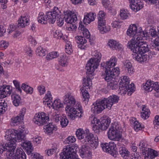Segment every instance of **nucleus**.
Instances as JSON below:
<instances>
[{
  "label": "nucleus",
  "mask_w": 159,
  "mask_h": 159,
  "mask_svg": "<svg viewBox=\"0 0 159 159\" xmlns=\"http://www.w3.org/2000/svg\"><path fill=\"white\" fill-rule=\"evenodd\" d=\"M139 148L143 151H147V150L148 148H147V145L146 143L144 141H140L139 144Z\"/></svg>",
  "instance_id": "46"
},
{
  "label": "nucleus",
  "mask_w": 159,
  "mask_h": 159,
  "mask_svg": "<svg viewBox=\"0 0 159 159\" xmlns=\"http://www.w3.org/2000/svg\"><path fill=\"white\" fill-rule=\"evenodd\" d=\"M12 103L15 107L18 106L21 103V98L20 96L16 94H13L11 95Z\"/></svg>",
  "instance_id": "34"
},
{
  "label": "nucleus",
  "mask_w": 159,
  "mask_h": 159,
  "mask_svg": "<svg viewBox=\"0 0 159 159\" xmlns=\"http://www.w3.org/2000/svg\"><path fill=\"white\" fill-rule=\"evenodd\" d=\"M61 11L57 7H55L52 11L47 12L46 15V19L50 24H53L56 21L57 16H59Z\"/></svg>",
  "instance_id": "20"
},
{
  "label": "nucleus",
  "mask_w": 159,
  "mask_h": 159,
  "mask_svg": "<svg viewBox=\"0 0 159 159\" xmlns=\"http://www.w3.org/2000/svg\"><path fill=\"white\" fill-rule=\"evenodd\" d=\"M134 124V129L136 131L141 130L142 129L144 128V127L142 126L139 122L137 121H135Z\"/></svg>",
  "instance_id": "50"
},
{
  "label": "nucleus",
  "mask_w": 159,
  "mask_h": 159,
  "mask_svg": "<svg viewBox=\"0 0 159 159\" xmlns=\"http://www.w3.org/2000/svg\"><path fill=\"white\" fill-rule=\"evenodd\" d=\"M105 102L103 99L98 100L92 105L91 110L94 114H99L105 108Z\"/></svg>",
  "instance_id": "17"
},
{
  "label": "nucleus",
  "mask_w": 159,
  "mask_h": 159,
  "mask_svg": "<svg viewBox=\"0 0 159 159\" xmlns=\"http://www.w3.org/2000/svg\"><path fill=\"white\" fill-rule=\"evenodd\" d=\"M12 121L11 122V126H15L18 124L19 122L21 120H23L22 119H21L19 116H17L16 117L12 118Z\"/></svg>",
  "instance_id": "42"
},
{
  "label": "nucleus",
  "mask_w": 159,
  "mask_h": 159,
  "mask_svg": "<svg viewBox=\"0 0 159 159\" xmlns=\"http://www.w3.org/2000/svg\"><path fill=\"white\" fill-rule=\"evenodd\" d=\"M22 146L25 148H27L29 149L30 150H31L32 148L31 143L30 141H25L24 142Z\"/></svg>",
  "instance_id": "57"
},
{
  "label": "nucleus",
  "mask_w": 159,
  "mask_h": 159,
  "mask_svg": "<svg viewBox=\"0 0 159 159\" xmlns=\"http://www.w3.org/2000/svg\"><path fill=\"white\" fill-rule=\"evenodd\" d=\"M46 19V16L44 17V14L42 12L39 13L38 17V21L39 23L42 24H45L47 23V20Z\"/></svg>",
  "instance_id": "40"
},
{
  "label": "nucleus",
  "mask_w": 159,
  "mask_h": 159,
  "mask_svg": "<svg viewBox=\"0 0 159 159\" xmlns=\"http://www.w3.org/2000/svg\"><path fill=\"white\" fill-rule=\"evenodd\" d=\"M59 64L62 66H66L68 65V57L64 54L60 56L58 60Z\"/></svg>",
  "instance_id": "35"
},
{
  "label": "nucleus",
  "mask_w": 159,
  "mask_h": 159,
  "mask_svg": "<svg viewBox=\"0 0 159 159\" xmlns=\"http://www.w3.org/2000/svg\"><path fill=\"white\" fill-rule=\"evenodd\" d=\"M15 142L12 143L11 139V159H26L25 152L21 149L17 148Z\"/></svg>",
  "instance_id": "9"
},
{
  "label": "nucleus",
  "mask_w": 159,
  "mask_h": 159,
  "mask_svg": "<svg viewBox=\"0 0 159 159\" xmlns=\"http://www.w3.org/2000/svg\"><path fill=\"white\" fill-rule=\"evenodd\" d=\"M59 16H57V22L58 26H61L64 24V20L63 18L61 16V15L59 14Z\"/></svg>",
  "instance_id": "55"
},
{
  "label": "nucleus",
  "mask_w": 159,
  "mask_h": 159,
  "mask_svg": "<svg viewBox=\"0 0 159 159\" xmlns=\"http://www.w3.org/2000/svg\"><path fill=\"white\" fill-rule=\"evenodd\" d=\"M76 138L74 136H69L66 140V143L71 144L74 143L76 141Z\"/></svg>",
  "instance_id": "54"
},
{
  "label": "nucleus",
  "mask_w": 159,
  "mask_h": 159,
  "mask_svg": "<svg viewBox=\"0 0 159 159\" xmlns=\"http://www.w3.org/2000/svg\"><path fill=\"white\" fill-rule=\"evenodd\" d=\"M69 109L70 110V111H66L67 113H68V115L69 117L72 120H74L76 116L74 112H73V110H74L73 107L71 108L70 110V109Z\"/></svg>",
  "instance_id": "51"
},
{
  "label": "nucleus",
  "mask_w": 159,
  "mask_h": 159,
  "mask_svg": "<svg viewBox=\"0 0 159 159\" xmlns=\"http://www.w3.org/2000/svg\"><path fill=\"white\" fill-rule=\"evenodd\" d=\"M93 55L94 57L88 61L85 67L87 70V74L91 75L98 66L102 57L101 53L97 51L94 52Z\"/></svg>",
  "instance_id": "3"
},
{
  "label": "nucleus",
  "mask_w": 159,
  "mask_h": 159,
  "mask_svg": "<svg viewBox=\"0 0 159 159\" xmlns=\"http://www.w3.org/2000/svg\"><path fill=\"white\" fill-rule=\"evenodd\" d=\"M10 86L3 85L0 87V98H3L10 94Z\"/></svg>",
  "instance_id": "27"
},
{
  "label": "nucleus",
  "mask_w": 159,
  "mask_h": 159,
  "mask_svg": "<svg viewBox=\"0 0 159 159\" xmlns=\"http://www.w3.org/2000/svg\"><path fill=\"white\" fill-rule=\"evenodd\" d=\"M29 20L27 16H21L18 20V26H20L22 28L25 27L26 26L29 25Z\"/></svg>",
  "instance_id": "31"
},
{
  "label": "nucleus",
  "mask_w": 159,
  "mask_h": 159,
  "mask_svg": "<svg viewBox=\"0 0 159 159\" xmlns=\"http://www.w3.org/2000/svg\"><path fill=\"white\" fill-rule=\"evenodd\" d=\"M123 66L125 70L129 74H133L134 72V68L131 63L129 60H126L123 61Z\"/></svg>",
  "instance_id": "32"
},
{
  "label": "nucleus",
  "mask_w": 159,
  "mask_h": 159,
  "mask_svg": "<svg viewBox=\"0 0 159 159\" xmlns=\"http://www.w3.org/2000/svg\"><path fill=\"white\" fill-rule=\"evenodd\" d=\"M9 129L7 131L4 136L5 139L7 141L4 146L3 144L0 145V153L2 154L4 151L7 150L6 153L7 159H10V134Z\"/></svg>",
  "instance_id": "13"
},
{
  "label": "nucleus",
  "mask_w": 159,
  "mask_h": 159,
  "mask_svg": "<svg viewBox=\"0 0 159 159\" xmlns=\"http://www.w3.org/2000/svg\"><path fill=\"white\" fill-rule=\"evenodd\" d=\"M84 36L87 39H89V41L91 42V39L90 38V33L88 29H85L82 32Z\"/></svg>",
  "instance_id": "56"
},
{
  "label": "nucleus",
  "mask_w": 159,
  "mask_h": 159,
  "mask_svg": "<svg viewBox=\"0 0 159 159\" xmlns=\"http://www.w3.org/2000/svg\"><path fill=\"white\" fill-rule=\"evenodd\" d=\"M38 89L40 95L44 94L45 92V87L43 85H39L38 87Z\"/></svg>",
  "instance_id": "58"
},
{
  "label": "nucleus",
  "mask_w": 159,
  "mask_h": 159,
  "mask_svg": "<svg viewBox=\"0 0 159 159\" xmlns=\"http://www.w3.org/2000/svg\"><path fill=\"white\" fill-rule=\"evenodd\" d=\"M21 88L27 94H32L33 91V89L32 87L25 83H23L21 86Z\"/></svg>",
  "instance_id": "37"
},
{
  "label": "nucleus",
  "mask_w": 159,
  "mask_h": 159,
  "mask_svg": "<svg viewBox=\"0 0 159 159\" xmlns=\"http://www.w3.org/2000/svg\"><path fill=\"white\" fill-rule=\"evenodd\" d=\"M60 153V159H80L76 158V151L74 146H66Z\"/></svg>",
  "instance_id": "8"
},
{
  "label": "nucleus",
  "mask_w": 159,
  "mask_h": 159,
  "mask_svg": "<svg viewBox=\"0 0 159 159\" xmlns=\"http://www.w3.org/2000/svg\"><path fill=\"white\" fill-rule=\"evenodd\" d=\"M65 16L66 22L68 24H70V28L71 29H75L76 28L75 25L72 24L75 23L77 20V17L76 14L70 11H67L64 12Z\"/></svg>",
  "instance_id": "14"
},
{
  "label": "nucleus",
  "mask_w": 159,
  "mask_h": 159,
  "mask_svg": "<svg viewBox=\"0 0 159 159\" xmlns=\"http://www.w3.org/2000/svg\"><path fill=\"white\" fill-rule=\"evenodd\" d=\"M63 102L66 104L65 108L66 111H70V109L74 107L75 105V100L74 97L70 93H67L64 97Z\"/></svg>",
  "instance_id": "16"
},
{
  "label": "nucleus",
  "mask_w": 159,
  "mask_h": 159,
  "mask_svg": "<svg viewBox=\"0 0 159 159\" xmlns=\"http://www.w3.org/2000/svg\"><path fill=\"white\" fill-rule=\"evenodd\" d=\"M83 87L80 89L82 94L83 101L85 104L89 101L90 98L88 92V89H89L92 86V82L91 79L88 76L84 78L83 80Z\"/></svg>",
  "instance_id": "7"
},
{
  "label": "nucleus",
  "mask_w": 159,
  "mask_h": 159,
  "mask_svg": "<svg viewBox=\"0 0 159 159\" xmlns=\"http://www.w3.org/2000/svg\"><path fill=\"white\" fill-rule=\"evenodd\" d=\"M57 52H50L46 56V59L48 60H50L57 58L58 57Z\"/></svg>",
  "instance_id": "44"
},
{
  "label": "nucleus",
  "mask_w": 159,
  "mask_h": 159,
  "mask_svg": "<svg viewBox=\"0 0 159 159\" xmlns=\"http://www.w3.org/2000/svg\"><path fill=\"white\" fill-rule=\"evenodd\" d=\"M29 159H43L42 156L38 153H35L34 155H32L29 157Z\"/></svg>",
  "instance_id": "59"
},
{
  "label": "nucleus",
  "mask_w": 159,
  "mask_h": 159,
  "mask_svg": "<svg viewBox=\"0 0 159 159\" xmlns=\"http://www.w3.org/2000/svg\"><path fill=\"white\" fill-rule=\"evenodd\" d=\"M117 60V59L116 57H112L108 61H107L105 63H102V66L104 67L105 69L106 73H107V71L108 73L113 71V70L115 68L112 69V70H111V69L116 65Z\"/></svg>",
  "instance_id": "21"
},
{
  "label": "nucleus",
  "mask_w": 159,
  "mask_h": 159,
  "mask_svg": "<svg viewBox=\"0 0 159 159\" xmlns=\"http://www.w3.org/2000/svg\"><path fill=\"white\" fill-rule=\"evenodd\" d=\"M87 133L82 129H79L76 132V136L79 139H84Z\"/></svg>",
  "instance_id": "36"
},
{
  "label": "nucleus",
  "mask_w": 159,
  "mask_h": 159,
  "mask_svg": "<svg viewBox=\"0 0 159 159\" xmlns=\"http://www.w3.org/2000/svg\"><path fill=\"white\" fill-rule=\"evenodd\" d=\"M63 34L61 31L56 30L54 33V36L55 38L57 39H60L62 38Z\"/></svg>",
  "instance_id": "61"
},
{
  "label": "nucleus",
  "mask_w": 159,
  "mask_h": 159,
  "mask_svg": "<svg viewBox=\"0 0 159 159\" xmlns=\"http://www.w3.org/2000/svg\"><path fill=\"white\" fill-rule=\"evenodd\" d=\"M114 126V125L111 126L109 129L108 132V136L110 139L117 142L121 138V135L120 131Z\"/></svg>",
  "instance_id": "19"
},
{
  "label": "nucleus",
  "mask_w": 159,
  "mask_h": 159,
  "mask_svg": "<svg viewBox=\"0 0 159 159\" xmlns=\"http://www.w3.org/2000/svg\"><path fill=\"white\" fill-rule=\"evenodd\" d=\"M119 144V143H117L119 152L123 158L126 159L128 157L129 152L124 145H120Z\"/></svg>",
  "instance_id": "26"
},
{
  "label": "nucleus",
  "mask_w": 159,
  "mask_h": 159,
  "mask_svg": "<svg viewBox=\"0 0 159 159\" xmlns=\"http://www.w3.org/2000/svg\"><path fill=\"white\" fill-rule=\"evenodd\" d=\"M98 26H104L106 24V21L104 19H98Z\"/></svg>",
  "instance_id": "62"
},
{
  "label": "nucleus",
  "mask_w": 159,
  "mask_h": 159,
  "mask_svg": "<svg viewBox=\"0 0 159 159\" xmlns=\"http://www.w3.org/2000/svg\"><path fill=\"white\" fill-rule=\"evenodd\" d=\"M70 42L68 41V43H66V45L65 48V52L68 54H70L72 52Z\"/></svg>",
  "instance_id": "49"
},
{
  "label": "nucleus",
  "mask_w": 159,
  "mask_h": 159,
  "mask_svg": "<svg viewBox=\"0 0 159 159\" xmlns=\"http://www.w3.org/2000/svg\"><path fill=\"white\" fill-rule=\"evenodd\" d=\"M111 122L110 118L103 119L101 121L96 117H94L91 120L93 124V129L96 133H99L101 130H106Z\"/></svg>",
  "instance_id": "5"
},
{
  "label": "nucleus",
  "mask_w": 159,
  "mask_h": 159,
  "mask_svg": "<svg viewBox=\"0 0 159 159\" xmlns=\"http://www.w3.org/2000/svg\"><path fill=\"white\" fill-rule=\"evenodd\" d=\"M149 29V32L151 36L152 37L155 38L157 36V32L155 30V28L153 26H150L148 27L147 29Z\"/></svg>",
  "instance_id": "47"
},
{
  "label": "nucleus",
  "mask_w": 159,
  "mask_h": 159,
  "mask_svg": "<svg viewBox=\"0 0 159 159\" xmlns=\"http://www.w3.org/2000/svg\"><path fill=\"white\" fill-rule=\"evenodd\" d=\"M80 155L83 158H89L92 155V152L89 147L85 145L82 146L81 150L80 151Z\"/></svg>",
  "instance_id": "24"
},
{
  "label": "nucleus",
  "mask_w": 159,
  "mask_h": 159,
  "mask_svg": "<svg viewBox=\"0 0 159 159\" xmlns=\"http://www.w3.org/2000/svg\"><path fill=\"white\" fill-rule=\"evenodd\" d=\"M128 0L130 3L129 7L132 10L135 11H137L143 7V5L140 1L135 2V0Z\"/></svg>",
  "instance_id": "25"
},
{
  "label": "nucleus",
  "mask_w": 159,
  "mask_h": 159,
  "mask_svg": "<svg viewBox=\"0 0 159 159\" xmlns=\"http://www.w3.org/2000/svg\"><path fill=\"white\" fill-rule=\"evenodd\" d=\"M108 44L110 48L113 49L118 48L120 47L118 43H117L116 41L113 39L110 40L108 42Z\"/></svg>",
  "instance_id": "41"
},
{
  "label": "nucleus",
  "mask_w": 159,
  "mask_h": 159,
  "mask_svg": "<svg viewBox=\"0 0 159 159\" xmlns=\"http://www.w3.org/2000/svg\"><path fill=\"white\" fill-rule=\"evenodd\" d=\"M141 114V117L144 120L147 119L149 116L150 114L149 110L145 107H143L142 108Z\"/></svg>",
  "instance_id": "38"
},
{
  "label": "nucleus",
  "mask_w": 159,
  "mask_h": 159,
  "mask_svg": "<svg viewBox=\"0 0 159 159\" xmlns=\"http://www.w3.org/2000/svg\"><path fill=\"white\" fill-rule=\"evenodd\" d=\"M119 69L118 67L115 68L112 72L106 73L105 78V80L107 82V88L110 89L115 90L118 88V82L112 80L118 76L120 73Z\"/></svg>",
  "instance_id": "4"
},
{
  "label": "nucleus",
  "mask_w": 159,
  "mask_h": 159,
  "mask_svg": "<svg viewBox=\"0 0 159 159\" xmlns=\"http://www.w3.org/2000/svg\"><path fill=\"white\" fill-rule=\"evenodd\" d=\"M116 142H110L109 143H102L101 147L103 150L108 152L115 157H117L118 155V152L116 150Z\"/></svg>",
  "instance_id": "11"
},
{
  "label": "nucleus",
  "mask_w": 159,
  "mask_h": 159,
  "mask_svg": "<svg viewBox=\"0 0 159 159\" xmlns=\"http://www.w3.org/2000/svg\"><path fill=\"white\" fill-rule=\"evenodd\" d=\"M77 43L78 44V47L81 49H84L85 47L84 44L86 43L87 41L84 37L81 36H76L75 37Z\"/></svg>",
  "instance_id": "30"
},
{
  "label": "nucleus",
  "mask_w": 159,
  "mask_h": 159,
  "mask_svg": "<svg viewBox=\"0 0 159 159\" xmlns=\"http://www.w3.org/2000/svg\"><path fill=\"white\" fill-rule=\"evenodd\" d=\"M129 14L128 11L126 10H121L120 15L122 19H126L129 16Z\"/></svg>",
  "instance_id": "48"
},
{
  "label": "nucleus",
  "mask_w": 159,
  "mask_h": 159,
  "mask_svg": "<svg viewBox=\"0 0 159 159\" xmlns=\"http://www.w3.org/2000/svg\"><path fill=\"white\" fill-rule=\"evenodd\" d=\"M19 132L13 129H11V139L12 143L24 140L25 135L28 133V131L25 128V125H21L19 127Z\"/></svg>",
  "instance_id": "6"
},
{
  "label": "nucleus",
  "mask_w": 159,
  "mask_h": 159,
  "mask_svg": "<svg viewBox=\"0 0 159 159\" xmlns=\"http://www.w3.org/2000/svg\"><path fill=\"white\" fill-rule=\"evenodd\" d=\"M46 50L43 49L41 47H39L36 50V54L39 56L43 57L45 56Z\"/></svg>",
  "instance_id": "43"
},
{
  "label": "nucleus",
  "mask_w": 159,
  "mask_h": 159,
  "mask_svg": "<svg viewBox=\"0 0 159 159\" xmlns=\"http://www.w3.org/2000/svg\"><path fill=\"white\" fill-rule=\"evenodd\" d=\"M44 129H45L46 132L48 133H52L53 130H57L56 127L52 123L46 125Z\"/></svg>",
  "instance_id": "39"
},
{
  "label": "nucleus",
  "mask_w": 159,
  "mask_h": 159,
  "mask_svg": "<svg viewBox=\"0 0 159 159\" xmlns=\"http://www.w3.org/2000/svg\"><path fill=\"white\" fill-rule=\"evenodd\" d=\"M13 84L15 87L16 89L20 93L22 92V90L20 86V83L16 80H14L13 81Z\"/></svg>",
  "instance_id": "52"
},
{
  "label": "nucleus",
  "mask_w": 159,
  "mask_h": 159,
  "mask_svg": "<svg viewBox=\"0 0 159 159\" xmlns=\"http://www.w3.org/2000/svg\"><path fill=\"white\" fill-rule=\"evenodd\" d=\"M145 90L148 92H151L154 90L155 91L159 92V84L157 82L147 81L144 85Z\"/></svg>",
  "instance_id": "23"
},
{
  "label": "nucleus",
  "mask_w": 159,
  "mask_h": 159,
  "mask_svg": "<svg viewBox=\"0 0 159 159\" xmlns=\"http://www.w3.org/2000/svg\"><path fill=\"white\" fill-rule=\"evenodd\" d=\"M9 45V43H6L4 41H2L0 42V48H3L6 49Z\"/></svg>",
  "instance_id": "60"
},
{
  "label": "nucleus",
  "mask_w": 159,
  "mask_h": 159,
  "mask_svg": "<svg viewBox=\"0 0 159 159\" xmlns=\"http://www.w3.org/2000/svg\"><path fill=\"white\" fill-rule=\"evenodd\" d=\"M52 98L51 92L49 91L47 92V94L45 95V96L43 98L44 100L43 102H47V105H51L53 108L56 110H57L63 107V104L61 103L60 100L59 99L56 100H54L53 102L51 101V103L49 102V101H51Z\"/></svg>",
  "instance_id": "12"
},
{
  "label": "nucleus",
  "mask_w": 159,
  "mask_h": 159,
  "mask_svg": "<svg viewBox=\"0 0 159 159\" xmlns=\"http://www.w3.org/2000/svg\"><path fill=\"white\" fill-rule=\"evenodd\" d=\"M49 120V118L44 112L36 113L34 116L33 121L39 125H43Z\"/></svg>",
  "instance_id": "18"
},
{
  "label": "nucleus",
  "mask_w": 159,
  "mask_h": 159,
  "mask_svg": "<svg viewBox=\"0 0 159 159\" xmlns=\"http://www.w3.org/2000/svg\"><path fill=\"white\" fill-rule=\"evenodd\" d=\"M69 123V121L67 119L66 117L64 115L62 116V118H61L60 123L61 125L62 128L66 127Z\"/></svg>",
  "instance_id": "45"
},
{
  "label": "nucleus",
  "mask_w": 159,
  "mask_h": 159,
  "mask_svg": "<svg viewBox=\"0 0 159 159\" xmlns=\"http://www.w3.org/2000/svg\"><path fill=\"white\" fill-rule=\"evenodd\" d=\"M85 139L83 140V142L85 144L89 143L92 148H96L98 145V138L97 136H94L92 134L87 133L85 137Z\"/></svg>",
  "instance_id": "15"
},
{
  "label": "nucleus",
  "mask_w": 159,
  "mask_h": 159,
  "mask_svg": "<svg viewBox=\"0 0 159 159\" xmlns=\"http://www.w3.org/2000/svg\"><path fill=\"white\" fill-rule=\"evenodd\" d=\"M98 19H105V13L103 11H100L98 14Z\"/></svg>",
  "instance_id": "63"
},
{
  "label": "nucleus",
  "mask_w": 159,
  "mask_h": 159,
  "mask_svg": "<svg viewBox=\"0 0 159 159\" xmlns=\"http://www.w3.org/2000/svg\"><path fill=\"white\" fill-rule=\"evenodd\" d=\"M96 16V14L94 13L90 12L87 13L84 17V23L85 25H88L94 20Z\"/></svg>",
  "instance_id": "28"
},
{
  "label": "nucleus",
  "mask_w": 159,
  "mask_h": 159,
  "mask_svg": "<svg viewBox=\"0 0 159 159\" xmlns=\"http://www.w3.org/2000/svg\"><path fill=\"white\" fill-rule=\"evenodd\" d=\"M140 40L128 42L127 46L134 52L132 54L133 58L139 62H142L146 61L148 59L149 56L144 53L149 50L147 43Z\"/></svg>",
  "instance_id": "1"
},
{
  "label": "nucleus",
  "mask_w": 159,
  "mask_h": 159,
  "mask_svg": "<svg viewBox=\"0 0 159 159\" xmlns=\"http://www.w3.org/2000/svg\"><path fill=\"white\" fill-rule=\"evenodd\" d=\"M147 151L145 153L144 159H153L158 156V152L153 149L148 148Z\"/></svg>",
  "instance_id": "29"
},
{
  "label": "nucleus",
  "mask_w": 159,
  "mask_h": 159,
  "mask_svg": "<svg viewBox=\"0 0 159 159\" xmlns=\"http://www.w3.org/2000/svg\"><path fill=\"white\" fill-rule=\"evenodd\" d=\"M73 108V112L75 115V116L81 117L82 113V109L80 103L79 102H77L75 105L74 106Z\"/></svg>",
  "instance_id": "33"
},
{
  "label": "nucleus",
  "mask_w": 159,
  "mask_h": 159,
  "mask_svg": "<svg viewBox=\"0 0 159 159\" xmlns=\"http://www.w3.org/2000/svg\"><path fill=\"white\" fill-rule=\"evenodd\" d=\"M128 35L133 38L132 42H135L139 40H141L143 37L148 36V33L146 31H143L141 27L138 29L136 25H130L127 32Z\"/></svg>",
  "instance_id": "2"
},
{
  "label": "nucleus",
  "mask_w": 159,
  "mask_h": 159,
  "mask_svg": "<svg viewBox=\"0 0 159 159\" xmlns=\"http://www.w3.org/2000/svg\"><path fill=\"white\" fill-rule=\"evenodd\" d=\"M129 80L127 76H124L121 77V81L120 83V88H121L120 90H124L125 91L128 92V94H131V93L134 91V84L132 83L129 85Z\"/></svg>",
  "instance_id": "10"
},
{
  "label": "nucleus",
  "mask_w": 159,
  "mask_h": 159,
  "mask_svg": "<svg viewBox=\"0 0 159 159\" xmlns=\"http://www.w3.org/2000/svg\"><path fill=\"white\" fill-rule=\"evenodd\" d=\"M25 50V52L29 56H30L31 55L33 51L31 50L30 47L29 46L26 47Z\"/></svg>",
  "instance_id": "64"
},
{
  "label": "nucleus",
  "mask_w": 159,
  "mask_h": 159,
  "mask_svg": "<svg viewBox=\"0 0 159 159\" xmlns=\"http://www.w3.org/2000/svg\"><path fill=\"white\" fill-rule=\"evenodd\" d=\"M119 99V97L115 95L110 96L107 98H104L106 108L110 109L114 104L117 103Z\"/></svg>",
  "instance_id": "22"
},
{
  "label": "nucleus",
  "mask_w": 159,
  "mask_h": 159,
  "mask_svg": "<svg viewBox=\"0 0 159 159\" xmlns=\"http://www.w3.org/2000/svg\"><path fill=\"white\" fill-rule=\"evenodd\" d=\"M98 28L102 34L107 32L109 30V28H106L105 25H104V26H98Z\"/></svg>",
  "instance_id": "53"
}]
</instances>
